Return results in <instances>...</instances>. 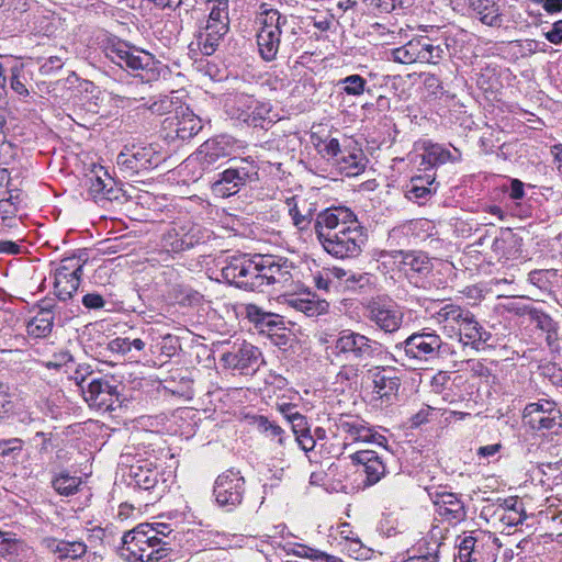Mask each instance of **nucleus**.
<instances>
[{
    "mask_svg": "<svg viewBox=\"0 0 562 562\" xmlns=\"http://www.w3.org/2000/svg\"><path fill=\"white\" fill-rule=\"evenodd\" d=\"M172 530L164 524H140L124 533L120 555L127 562H162L173 552Z\"/></svg>",
    "mask_w": 562,
    "mask_h": 562,
    "instance_id": "nucleus-1",
    "label": "nucleus"
},
{
    "mask_svg": "<svg viewBox=\"0 0 562 562\" xmlns=\"http://www.w3.org/2000/svg\"><path fill=\"white\" fill-rule=\"evenodd\" d=\"M105 56L124 69L135 71L144 81H154L159 77V63L145 52L130 47L125 42H116L105 47Z\"/></svg>",
    "mask_w": 562,
    "mask_h": 562,
    "instance_id": "nucleus-2",
    "label": "nucleus"
},
{
    "mask_svg": "<svg viewBox=\"0 0 562 562\" xmlns=\"http://www.w3.org/2000/svg\"><path fill=\"white\" fill-rule=\"evenodd\" d=\"M382 352V345L351 329H342L334 341V355L341 361L358 362L367 366L368 361Z\"/></svg>",
    "mask_w": 562,
    "mask_h": 562,
    "instance_id": "nucleus-3",
    "label": "nucleus"
},
{
    "mask_svg": "<svg viewBox=\"0 0 562 562\" xmlns=\"http://www.w3.org/2000/svg\"><path fill=\"white\" fill-rule=\"evenodd\" d=\"M286 22V16L282 15L277 9L270 8L267 3L259 5L257 44L260 56L265 60L276 59L280 48L282 27Z\"/></svg>",
    "mask_w": 562,
    "mask_h": 562,
    "instance_id": "nucleus-4",
    "label": "nucleus"
},
{
    "mask_svg": "<svg viewBox=\"0 0 562 562\" xmlns=\"http://www.w3.org/2000/svg\"><path fill=\"white\" fill-rule=\"evenodd\" d=\"M222 277L231 284L247 291H263L260 255L233 257L222 268Z\"/></svg>",
    "mask_w": 562,
    "mask_h": 562,
    "instance_id": "nucleus-5",
    "label": "nucleus"
},
{
    "mask_svg": "<svg viewBox=\"0 0 562 562\" xmlns=\"http://www.w3.org/2000/svg\"><path fill=\"white\" fill-rule=\"evenodd\" d=\"M225 108L232 119L248 126L267 130L274 122L271 116V104L259 101L249 94L235 95L226 102Z\"/></svg>",
    "mask_w": 562,
    "mask_h": 562,
    "instance_id": "nucleus-6",
    "label": "nucleus"
},
{
    "mask_svg": "<svg viewBox=\"0 0 562 562\" xmlns=\"http://www.w3.org/2000/svg\"><path fill=\"white\" fill-rule=\"evenodd\" d=\"M445 346L441 337L435 330L424 328L409 335L395 348L403 350L415 364H424L440 358Z\"/></svg>",
    "mask_w": 562,
    "mask_h": 562,
    "instance_id": "nucleus-7",
    "label": "nucleus"
},
{
    "mask_svg": "<svg viewBox=\"0 0 562 562\" xmlns=\"http://www.w3.org/2000/svg\"><path fill=\"white\" fill-rule=\"evenodd\" d=\"M318 240L339 234L363 229L355 213L347 207H329L321 212L314 224Z\"/></svg>",
    "mask_w": 562,
    "mask_h": 562,
    "instance_id": "nucleus-8",
    "label": "nucleus"
},
{
    "mask_svg": "<svg viewBox=\"0 0 562 562\" xmlns=\"http://www.w3.org/2000/svg\"><path fill=\"white\" fill-rule=\"evenodd\" d=\"M366 317L385 334L396 333L404 319L400 305L389 296L372 297L364 306Z\"/></svg>",
    "mask_w": 562,
    "mask_h": 562,
    "instance_id": "nucleus-9",
    "label": "nucleus"
},
{
    "mask_svg": "<svg viewBox=\"0 0 562 562\" xmlns=\"http://www.w3.org/2000/svg\"><path fill=\"white\" fill-rule=\"evenodd\" d=\"M246 481L240 471L229 469L220 474L213 486V496L218 507L227 513L237 508L244 499Z\"/></svg>",
    "mask_w": 562,
    "mask_h": 562,
    "instance_id": "nucleus-10",
    "label": "nucleus"
},
{
    "mask_svg": "<svg viewBox=\"0 0 562 562\" xmlns=\"http://www.w3.org/2000/svg\"><path fill=\"white\" fill-rule=\"evenodd\" d=\"M207 237V232L200 225L189 220H179L162 235L161 246L168 252L179 254L191 249Z\"/></svg>",
    "mask_w": 562,
    "mask_h": 562,
    "instance_id": "nucleus-11",
    "label": "nucleus"
},
{
    "mask_svg": "<svg viewBox=\"0 0 562 562\" xmlns=\"http://www.w3.org/2000/svg\"><path fill=\"white\" fill-rule=\"evenodd\" d=\"M257 167L254 162L241 160L220 175L212 183V193L217 198H228L236 194L248 181L257 179Z\"/></svg>",
    "mask_w": 562,
    "mask_h": 562,
    "instance_id": "nucleus-12",
    "label": "nucleus"
},
{
    "mask_svg": "<svg viewBox=\"0 0 562 562\" xmlns=\"http://www.w3.org/2000/svg\"><path fill=\"white\" fill-rule=\"evenodd\" d=\"M161 161V155L153 146H126L116 157L117 167L128 176L153 169Z\"/></svg>",
    "mask_w": 562,
    "mask_h": 562,
    "instance_id": "nucleus-13",
    "label": "nucleus"
},
{
    "mask_svg": "<svg viewBox=\"0 0 562 562\" xmlns=\"http://www.w3.org/2000/svg\"><path fill=\"white\" fill-rule=\"evenodd\" d=\"M82 261L78 257L64 258L54 273V291L60 301L72 297L82 276Z\"/></svg>",
    "mask_w": 562,
    "mask_h": 562,
    "instance_id": "nucleus-14",
    "label": "nucleus"
},
{
    "mask_svg": "<svg viewBox=\"0 0 562 562\" xmlns=\"http://www.w3.org/2000/svg\"><path fill=\"white\" fill-rule=\"evenodd\" d=\"M162 127L166 131V137L188 140L201 131L202 122L191 109L179 105L176 113L164 120Z\"/></svg>",
    "mask_w": 562,
    "mask_h": 562,
    "instance_id": "nucleus-15",
    "label": "nucleus"
},
{
    "mask_svg": "<svg viewBox=\"0 0 562 562\" xmlns=\"http://www.w3.org/2000/svg\"><path fill=\"white\" fill-rule=\"evenodd\" d=\"M366 236L363 229L356 232H346L337 236L322 239L319 243L326 252L338 259L355 258L362 251Z\"/></svg>",
    "mask_w": 562,
    "mask_h": 562,
    "instance_id": "nucleus-16",
    "label": "nucleus"
},
{
    "mask_svg": "<svg viewBox=\"0 0 562 562\" xmlns=\"http://www.w3.org/2000/svg\"><path fill=\"white\" fill-rule=\"evenodd\" d=\"M234 151V143L231 137L222 135L205 140L198 150L191 156L202 168V170H212L215 165Z\"/></svg>",
    "mask_w": 562,
    "mask_h": 562,
    "instance_id": "nucleus-17",
    "label": "nucleus"
},
{
    "mask_svg": "<svg viewBox=\"0 0 562 562\" xmlns=\"http://www.w3.org/2000/svg\"><path fill=\"white\" fill-rule=\"evenodd\" d=\"M260 261L263 288L277 285L279 289H284L291 284L294 268L292 261L273 255H260Z\"/></svg>",
    "mask_w": 562,
    "mask_h": 562,
    "instance_id": "nucleus-18",
    "label": "nucleus"
},
{
    "mask_svg": "<svg viewBox=\"0 0 562 562\" xmlns=\"http://www.w3.org/2000/svg\"><path fill=\"white\" fill-rule=\"evenodd\" d=\"M82 394L88 405L97 411H113L119 402L117 387L104 379H93L82 387Z\"/></svg>",
    "mask_w": 562,
    "mask_h": 562,
    "instance_id": "nucleus-19",
    "label": "nucleus"
},
{
    "mask_svg": "<svg viewBox=\"0 0 562 562\" xmlns=\"http://www.w3.org/2000/svg\"><path fill=\"white\" fill-rule=\"evenodd\" d=\"M260 355L257 347L244 341L238 348L222 353L220 361L226 369L237 370L240 374H249L258 369Z\"/></svg>",
    "mask_w": 562,
    "mask_h": 562,
    "instance_id": "nucleus-20",
    "label": "nucleus"
},
{
    "mask_svg": "<svg viewBox=\"0 0 562 562\" xmlns=\"http://www.w3.org/2000/svg\"><path fill=\"white\" fill-rule=\"evenodd\" d=\"M353 464L358 465V472L364 474L363 486L376 484L386 473V467L382 458L373 450H360L350 456Z\"/></svg>",
    "mask_w": 562,
    "mask_h": 562,
    "instance_id": "nucleus-21",
    "label": "nucleus"
},
{
    "mask_svg": "<svg viewBox=\"0 0 562 562\" xmlns=\"http://www.w3.org/2000/svg\"><path fill=\"white\" fill-rule=\"evenodd\" d=\"M338 428L348 436L352 442L376 443L384 446L386 438L374 431L368 423L360 418H340Z\"/></svg>",
    "mask_w": 562,
    "mask_h": 562,
    "instance_id": "nucleus-22",
    "label": "nucleus"
},
{
    "mask_svg": "<svg viewBox=\"0 0 562 562\" xmlns=\"http://www.w3.org/2000/svg\"><path fill=\"white\" fill-rule=\"evenodd\" d=\"M467 312L468 310L457 304L449 303L434 312L430 318L448 337L453 338L460 334V327L462 326V322H464Z\"/></svg>",
    "mask_w": 562,
    "mask_h": 562,
    "instance_id": "nucleus-23",
    "label": "nucleus"
},
{
    "mask_svg": "<svg viewBox=\"0 0 562 562\" xmlns=\"http://www.w3.org/2000/svg\"><path fill=\"white\" fill-rule=\"evenodd\" d=\"M229 30V21H211L206 20L204 27L199 32L196 44L201 53L211 56L217 49L220 43Z\"/></svg>",
    "mask_w": 562,
    "mask_h": 562,
    "instance_id": "nucleus-24",
    "label": "nucleus"
},
{
    "mask_svg": "<svg viewBox=\"0 0 562 562\" xmlns=\"http://www.w3.org/2000/svg\"><path fill=\"white\" fill-rule=\"evenodd\" d=\"M435 176H415L404 187L405 198L419 205L425 204L436 193Z\"/></svg>",
    "mask_w": 562,
    "mask_h": 562,
    "instance_id": "nucleus-25",
    "label": "nucleus"
},
{
    "mask_svg": "<svg viewBox=\"0 0 562 562\" xmlns=\"http://www.w3.org/2000/svg\"><path fill=\"white\" fill-rule=\"evenodd\" d=\"M128 475L133 479L136 486L145 491L164 492L165 481H160V473L151 463L133 464L130 467Z\"/></svg>",
    "mask_w": 562,
    "mask_h": 562,
    "instance_id": "nucleus-26",
    "label": "nucleus"
},
{
    "mask_svg": "<svg viewBox=\"0 0 562 562\" xmlns=\"http://www.w3.org/2000/svg\"><path fill=\"white\" fill-rule=\"evenodd\" d=\"M418 61L437 65L448 54V44L445 40L431 38L427 35L417 36Z\"/></svg>",
    "mask_w": 562,
    "mask_h": 562,
    "instance_id": "nucleus-27",
    "label": "nucleus"
},
{
    "mask_svg": "<svg viewBox=\"0 0 562 562\" xmlns=\"http://www.w3.org/2000/svg\"><path fill=\"white\" fill-rule=\"evenodd\" d=\"M104 178L99 173H93L88 177V193L97 202L116 200L117 191L113 188V179L108 175L103 168H100Z\"/></svg>",
    "mask_w": 562,
    "mask_h": 562,
    "instance_id": "nucleus-28",
    "label": "nucleus"
},
{
    "mask_svg": "<svg viewBox=\"0 0 562 562\" xmlns=\"http://www.w3.org/2000/svg\"><path fill=\"white\" fill-rule=\"evenodd\" d=\"M373 392L385 403H391L401 386L400 378L390 375L384 368H376L372 375Z\"/></svg>",
    "mask_w": 562,
    "mask_h": 562,
    "instance_id": "nucleus-29",
    "label": "nucleus"
},
{
    "mask_svg": "<svg viewBox=\"0 0 562 562\" xmlns=\"http://www.w3.org/2000/svg\"><path fill=\"white\" fill-rule=\"evenodd\" d=\"M456 337L464 345H472L477 348L480 344L488 341L491 333L485 330L475 319L473 313L468 310L464 322H462V326L460 327V334Z\"/></svg>",
    "mask_w": 562,
    "mask_h": 562,
    "instance_id": "nucleus-30",
    "label": "nucleus"
},
{
    "mask_svg": "<svg viewBox=\"0 0 562 562\" xmlns=\"http://www.w3.org/2000/svg\"><path fill=\"white\" fill-rule=\"evenodd\" d=\"M397 259L398 268L405 274L414 273H428L431 270V262L429 257L422 251H396L393 256Z\"/></svg>",
    "mask_w": 562,
    "mask_h": 562,
    "instance_id": "nucleus-31",
    "label": "nucleus"
},
{
    "mask_svg": "<svg viewBox=\"0 0 562 562\" xmlns=\"http://www.w3.org/2000/svg\"><path fill=\"white\" fill-rule=\"evenodd\" d=\"M334 164H336L339 169L347 176H356L364 170L366 158L363 151L360 148L356 146H345L340 156L336 158Z\"/></svg>",
    "mask_w": 562,
    "mask_h": 562,
    "instance_id": "nucleus-32",
    "label": "nucleus"
},
{
    "mask_svg": "<svg viewBox=\"0 0 562 562\" xmlns=\"http://www.w3.org/2000/svg\"><path fill=\"white\" fill-rule=\"evenodd\" d=\"M434 503L437 507L438 515L449 521H460L465 515L463 504L456 494L442 493L437 495Z\"/></svg>",
    "mask_w": 562,
    "mask_h": 562,
    "instance_id": "nucleus-33",
    "label": "nucleus"
},
{
    "mask_svg": "<svg viewBox=\"0 0 562 562\" xmlns=\"http://www.w3.org/2000/svg\"><path fill=\"white\" fill-rule=\"evenodd\" d=\"M289 206V214L293 221L294 226L299 229H306L311 222L315 206L308 203L305 199L291 198L286 201Z\"/></svg>",
    "mask_w": 562,
    "mask_h": 562,
    "instance_id": "nucleus-34",
    "label": "nucleus"
},
{
    "mask_svg": "<svg viewBox=\"0 0 562 562\" xmlns=\"http://www.w3.org/2000/svg\"><path fill=\"white\" fill-rule=\"evenodd\" d=\"M469 7L475 12L480 21L488 26L499 25L502 22L498 0H467Z\"/></svg>",
    "mask_w": 562,
    "mask_h": 562,
    "instance_id": "nucleus-35",
    "label": "nucleus"
},
{
    "mask_svg": "<svg viewBox=\"0 0 562 562\" xmlns=\"http://www.w3.org/2000/svg\"><path fill=\"white\" fill-rule=\"evenodd\" d=\"M529 325L539 331V338L543 337L547 345L552 347L557 341V330L551 317L535 307L529 306Z\"/></svg>",
    "mask_w": 562,
    "mask_h": 562,
    "instance_id": "nucleus-36",
    "label": "nucleus"
},
{
    "mask_svg": "<svg viewBox=\"0 0 562 562\" xmlns=\"http://www.w3.org/2000/svg\"><path fill=\"white\" fill-rule=\"evenodd\" d=\"M254 425L261 435L281 448H285L290 442V436L286 435L285 430L263 415L255 416Z\"/></svg>",
    "mask_w": 562,
    "mask_h": 562,
    "instance_id": "nucleus-37",
    "label": "nucleus"
},
{
    "mask_svg": "<svg viewBox=\"0 0 562 562\" xmlns=\"http://www.w3.org/2000/svg\"><path fill=\"white\" fill-rule=\"evenodd\" d=\"M547 413H537L532 415V418L529 419V427L540 430H549L552 431L559 427H561V415L560 412L555 408L554 404H547Z\"/></svg>",
    "mask_w": 562,
    "mask_h": 562,
    "instance_id": "nucleus-38",
    "label": "nucleus"
},
{
    "mask_svg": "<svg viewBox=\"0 0 562 562\" xmlns=\"http://www.w3.org/2000/svg\"><path fill=\"white\" fill-rule=\"evenodd\" d=\"M457 155L453 156L449 150L445 149L439 144H428L422 154V164L427 167H435L447 161H457L460 158V153L456 149Z\"/></svg>",
    "mask_w": 562,
    "mask_h": 562,
    "instance_id": "nucleus-39",
    "label": "nucleus"
},
{
    "mask_svg": "<svg viewBox=\"0 0 562 562\" xmlns=\"http://www.w3.org/2000/svg\"><path fill=\"white\" fill-rule=\"evenodd\" d=\"M54 314L48 308L41 311L29 322L27 334L35 338L47 337L53 329Z\"/></svg>",
    "mask_w": 562,
    "mask_h": 562,
    "instance_id": "nucleus-40",
    "label": "nucleus"
},
{
    "mask_svg": "<svg viewBox=\"0 0 562 562\" xmlns=\"http://www.w3.org/2000/svg\"><path fill=\"white\" fill-rule=\"evenodd\" d=\"M29 546L21 539L8 533L5 541L0 546V555L11 562H18L27 557Z\"/></svg>",
    "mask_w": 562,
    "mask_h": 562,
    "instance_id": "nucleus-41",
    "label": "nucleus"
},
{
    "mask_svg": "<svg viewBox=\"0 0 562 562\" xmlns=\"http://www.w3.org/2000/svg\"><path fill=\"white\" fill-rule=\"evenodd\" d=\"M288 303L289 306L293 307L299 312H302L304 315L308 317L325 314L329 306L325 300H315L310 297H292L288 301Z\"/></svg>",
    "mask_w": 562,
    "mask_h": 562,
    "instance_id": "nucleus-42",
    "label": "nucleus"
},
{
    "mask_svg": "<svg viewBox=\"0 0 562 562\" xmlns=\"http://www.w3.org/2000/svg\"><path fill=\"white\" fill-rule=\"evenodd\" d=\"M341 94L359 98L364 92H370L368 81L360 75H349L337 82Z\"/></svg>",
    "mask_w": 562,
    "mask_h": 562,
    "instance_id": "nucleus-43",
    "label": "nucleus"
},
{
    "mask_svg": "<svg viewBox=\"0 0 562 562\" xmlns=\"http://www.w3.org/2000/svg\"><path fill=\"white\" fill-rule=\"evenodd\" d=\"M418 46L417 37H414L413 40L408 41L406 44L393 48L391 50V58L395 63L404 64V65H411L418 61Z\"/></svg>",
    "mask_w": 562,
    "mask_h": 562,
    "instance_id": "nucleus-44",
    "label": "nucleus"
},
{
    "mask_svg": "<svg viewBox=\"0 0 562 562\" xmlns=\"http://www.w3.org/2000/svg\"><path fill=\"white\" fill-rule=\"evenodd\" d=\"M244 310L246 317L256 325L267 326L270 328L277 326V323L273 319L277 317L276 314L266 312L258 305L251 303L246 304Z\"/></svg>",
    "mask_w": 562,
    "mask_h": 562,
    "instance_id": "nucleus-45",
    "label": "nucleus"
},
{
    "mask_svg": "<svg viewBox=\"0 0 562 562\" xmlns=\"http://www.w3.org/2000/svg\"><path fill=\"white\" fill-rule=\"evenodd\" d=\"M81 483L77 476H71L68 473H60L52 481L54 490L63 496L74 495Z\"/></svg>",
    "mask_w": 562,
    "mask_h": 562,
    "instance_id": "nucleus-46",
    "label": "nucleus"
},
{
    "mask_svg": "<svg viewBox=\"0 0 562 562\" xmlns=\"http://www.w3.org/2000/svg\"><path fill=\"white\" fill-rule=\"evenodd\" d=\"M314 145L317 149V151L325 158L330 159L333 161L336 160L341 154V150L344 147L340 146V143L337 138L334 137H326L321 138L317 137L316 140H314Z\"/></svg>",
    "mask_w": 562,
    "mask_h": 562,
    "instance_id": "nucleus-47",
    "label": "nucleus"
},
{
    "mask_svg": "<svg viewBox=\"0 0 562 562\" xmlns=\"http://www.w3.org/2000/svg\"><path fill=\"white\" fill-rule=\"evenodd\" d=\"M176 93L177 92H171L169 95H162L159 100L150 104L149 110L158 115H172L171 113L173 111L176 112V109L181 105L180 99Z\"/></svg>",
    "mask_w": 562,
    "mask_h": 562,
    "instance_id": "nucleus-48",
    "label": "nucleus"
},
{
    "mask_svg": "<svg viewBox=\"0 0 562 562\" xmlns=\"http://www.w3.org/2000/svg\"><path fill=\"white\" fill-rule=\"evenodd\" d=\"M342 550L355 560H367L371 555V549L362 543L359 537L347 542H340Z\"/></svg>",
    "mask_w": 562,
    "mask_h": 562,
    "instance_id": "nucleus-49",
    "label": "nucleus"
},
{
    "mask_svg": "<svg viewBox=\"0 0 562 562\" xmlns=\"http://www.w3.org/2000/svg\"><path fill=\"white\" fill-rule=\"evenodd\" d=\"M541 271H533L529 273V300L537 302H544L551 293L547 285L538 286L536 281H540Z\"/></svg>",
    "mask_w": 562,
    "mask_h": 562,
    "instance_id": "nucleus-50",
    "label": "nucleus"
},
{
    "mask_svg": "<svg viewBox=\"0 0 562 562\" xmlns=\"http://www.w3.org/2000/svg\"><path fill=\"white\" fill-rule=\"evenodd\" d=\"M476 539L472 536L464 537L459 543V559L461 562L477 561Z\"/></svg>",
    "mask_w": 562,
    "mask_h": 562,
    "instance_id": "nucleus-51",
    "label": "nucleus"
},
{
    "mask_svg": "<svg viewBox=\"0 0 562 562\" xmlns=\"http://www.w3.org/2000/svg\"><path fill=\"white\" fill-rule=\"evenodd\" d=\"M209 9L210 13L207 19L211 21H229L227 0H210Z\"/></svg>",
    "mask_w": 562,
    "mask_h": 562,
    "instance_id": "nucleus-52",
    "label": "nucleus"
},
{
    "mask_svg": "<svg viewBox=\"0 0 562 562\" xmlns=\"http://www.w3.org/2000/svg\"><path fill=\"white\" fill-rule=\"evenodd\" d=\"M529 189H531V193L529 194V202H533L537 205H542L543 201H549L551 196H553V191L549 187H537L529 184ZM532 207V204L529 203V209Z\"/></svg>",
    "mask_w": 562,
    "mask_h": 562,
    "instance_id": "nucleus-53",
    "label": "nucleus"
},
{
    "mask_svg": "<svg viewBox=\"0 0 562 562\" xmlns=\"http://www.w3.org/2000/svg\"><path fill=\"white\" fill-rule=\"evenodd\" d=\"M10 87L11 89L20 95H29V90L26 88V79L22 74V69L13 68L11 78H10Z\"/></svg>",
    "mask_w": 562,
    "mask_h": 562,
    "instance_id": "nucleus-54",
    "label": "nucleus"
},
{
    "mask_svg": "<svg viewBox=\"0 0 562 562\" xmlns=\"http://www.w3.org/2000/svg\"><path fill=\"white\" fill-rule=\"evenodd\" d=\"M87 552V546L82 541H67L64 546V559H79Z\"/></svg>",
    "mask_w": 562,
    "mask_h": 562,
    "instance_id": "nucleus-55",
    "label": "nucleus"
},
{
    "mask_svg": "<svg viewBox=\"0 0 562 562\" xmlns=\"http://www.w3.org/2000/svg\"><path fill=\"white\" fill-rule=\"evenodd\" d=\"M362 364L363 363L358 362H348L344 364L338 372V378L346 381L356 380L361 372V367H363Z\"/></svg>",
    "mask_w": 562,
    "mask_h": 562,
    "instance_id": "nucleus-56",
    "label": "nucleus"
},
{
    "mask_svg": "<svg viewBox=\"0 0 562 562\" xmlns=\"http://www.w3.org/2000/svg\"><path fill=\"white\" fill-rule=\"evenodd\" d=\"M66 540H59L54 537H46L42 540V546L50 553L56 554L58 559L64 560V546Z\"/></svg>",
    "mask_w": 562,
    "mask_h": 562,
    "instance_id": "nucleus-57",
    "label": "nucleus"
},
{
    "mask_svg": "<svg viewBox=\"0 0 562 562\" xmlns=\"http://www.w3.org/2000/svg\"><path fill=\"white\" fill-rule=\"evenodd\" d=\"M318 552L319 550L311 548L305 544L296 543L292 549V553L300 558L310 559L314 562H318Z\"/></svg>",
    "mask_w": 562,
    "mask_h": 562,
    "instance_id": "nucleus-58",
    "label": "nucleus"
},
{
    "mask_svg": "<svg viewBox=\"0 0 562 562\" xmlns=\"http://www.w3.org/2000/svg\"><path fill=\"white\" fill-rule=\"evenodd\" d=\"M93 372L92 368L88 363H80L78 364L77 369L75 370L72 379L75 380L76 384L82 390V387H86L83 385L85 381L89 375H91Z\"/></svg>",
    "mask_w": 562,
    "mask_h": 562,
    "instance_id": "nucleus-59",
    "label": "nucleus"
},
{
    "mask_svg": "<svg viewBox=\"0 0 562 562\" xmlns=\"http://www.w3.org/2000/svg\"><path fill=\"white\" fill-rule=\"evenodd\" d=\"M295 441L297 442L299 447L306 453L313 451L316 445L314 437L311 435V429L306 432L296 435Z\"/></svg>",
    "mask_w": 562,
    "mask_h": 562,
    "instance_id": "nucleus-60",
    "label": "nucleus"
},
{
    "mask_svg": "<svg viewBox=\"0 0 562 562\" xmlns=\"http://www.w3.org/2000/svg\"><path fill=\"white\" fill-rule=\"evenodd\" d=\"M22 450V440L18 438H13L10 440H5L0 442V454L9 456L11 453H19Z\"/></svg>",
    "mask_w": 562,
    "mask_h": 562,
    "instance_id": "nucleus-61",
    "label": "nucleus"
},
{
    "mask_svg": "<svg viewBox=\"0 0 562 562\" xmlns=\"http://www.w3.org/2000/svg\"><path fill=\"white\" fill-rule=\"evenodd\" d=\"M82 304L89 310H100L104 306L105 301L98 293H88L82 297Z\"/></svg>",
    "mask_w": 562,
    "mask_h": 562,
    "instance_id": "nucleus-62",
    "label": "nucleus"
},
{
    "mask_svg": "<svg viewBox=\"0 0 562 562\" xmlns=\"http://www.w3.org/2000/svg\"><path fill=\"white\" fill-rule=\"evenodd\" d=\"M290 424H291L292 431H293L294 436L310 430V425H308L307 418L304 415H302L301 413H297L290 420Z\"/></svg>",
    "mask_w": 562,
    "mask_h": 562,
    "instance_id": "nucleus-63",
    "label": "nucleus"
},
{
    "mask_svg": "<svg viewBox=\"0 0 562 562\" xmlns=\"http://www.w3.org/2000/svg\"><path fill=\"white\" fill-rule=\"evenodd\" d=\"M546 38L554 44L559 45L562 43V20H559L552 24L551 30L546 32L544 34Z\"/></svg>",
    "mask_w": 562,
    "mask_h": 562,
    "instance_id": "nucleus-64",
    "label": "nucleus"
}]
</instances>
